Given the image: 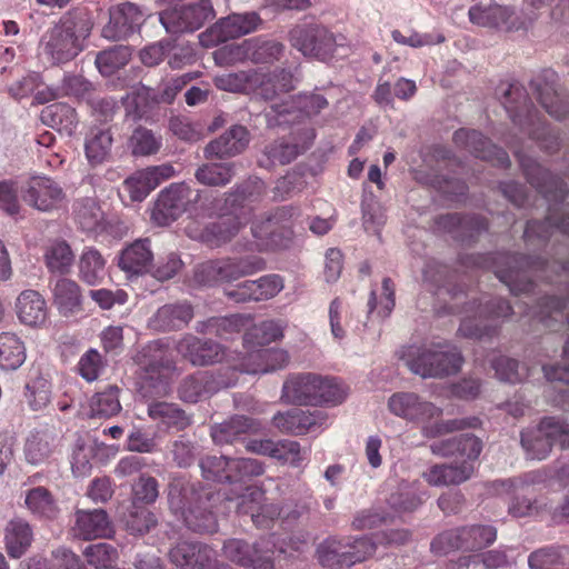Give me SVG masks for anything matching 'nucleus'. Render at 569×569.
<instances>
[{"mask_svg":"<svg viewBox=\"0 0 569 569\" xmlns=\"http://www.w3.org/2000/svg\"><path fill=\"white\" fill-rule=\"evenodd\" d=\"M220 498L211 489L180 479L169 485L168 503L170 510L183 520L192 531L211 533L217 530L213 501Z\"/></svg>","mask_w":569,"mask_h":569,"instance_id":"f257e3e1","label":"nucleus"},{"mask_svg":"<svg viewBox=\"0 0 569 569\" xmlns=\"http://www.w3.org/2000/svg\"><path fill=\"white\" fill-rule=\"evenodd\" d=\"M264 193L263 182L258 179L248 180L226 194L218 221L206 228L208 237L216 246L230 241L247 223L252 212V203Z\"/></svg>","mask_w":569,"mask_h":569,"instance_id":"f03ea898","label":"nucleus"},{"mask_svg":"<svg viewBox=\"0 0 569 569\" xmlns=\"http://www.w3.org/2000/svg\"><path fill=\"white\" fill-rule=\"evenodd\" d=\"M90 32L91 24L83 16L66 13L43 34L41 56L52 66L64 64L84 49L83 42Z\"/></svg>","mask_w":569,"mask_h":569,"instance_id":"7ed1b4c3","label":"nucleus"},{"mask_svg":"<svg viewBox=\"0 0 569 569\" xmlns=\"http://www.w3.org/2000/svg\"><path fill=\"white\" fill-rule=\"evenodd\" d=\"M501 103L515 124L532 139L541 142V147L549 152L558 149L559 137L551 132L538 118L537 111L529 104L528 96L519 83H509L502 90Z\"/></svg>","mask_w":569,"mask_h":569,"instance_id":"20e7f679","label":"nucleus"},{"mask_svg":"<svg viewBox=\"0 0 569 569\" xmlns=\"http://www.w3.org/2000/svg\"><path fill=\"white\" fill-rule=\"evenodd\" d=\"M478 267L491 268L497 278L515 293H528L533 289V282L526 273L527 269H541L546 262L533 260L522 254L497 253L495 257H471Z\"/></svg>","mask_w":569,"mask_h":569,"instance_id":"39448f33","label":"nucleus"},{"mask_svg":"<svg viewBox=\"0 0 569 569\" xmlns=\"http://www.w3.org/2000/svg\"><path fill=\"white\" fill-rule=\"evenodd\" d=\"M462 362L463 358L458 348L441 343L418 348L406 360L409 370L423 379H442L455 375Z\"/></svg>","mask_w":569,"mask_h":569,"instance_id":"423d86ee","label":"nucleus"},{"mask_svg":"<svg viewBox=\"0 0 569 569\" xmlns=\"http://www.w3.org/2000/svg\"><path fill=\"white\" fill-rule=\"evenodd\" d=\"M376 551L375 543L368 537L328 539L319 548V559L330 568H349L365 561Z\"/></svg>","mask_w":569,"mask_h":569,"instance_id":"0eeeda50","label":"nucleus"},{"mask_svg":"<svg viewBox=\"0 0 569 569\" xmlns=\"http://www.w3.org/2000/svg\"><path fill=\"white\" fill-rule=\"evenodd\" d=\"M236 370L226 369L224 372L197 371L184 377L178 387V397L186 403H197L210 398L220 389L236 385Z\"/></svg>","mask_w":569,"mask_h":569,"instance_id":"6e6552de","label":"nucleus"},{"mask_svg":"<svg viewBox=\"0 0 569 569\" xmlns=\"http://www.w3.org/2000/svg\"><path fill=\"white\" fill-rule=\"evenodd\" d=\"M289 41L305 57L321 61L332 58L338 46L336 36L325 26L316 23L293 27L289 32Z\"/></svg>","mask_w":569,"mask_h":569,"instance_id":"1a4fd4ad","label":"nucleus"},{"mask_svg":"<svg viewBox=\"0 0 569 569\" xmlns=\"http://www.w3.org/2000/svg\"><path fill=\"white\" fill-rule=\"evenodd\" d=\"M199 199L198 189L184 182L172 183L159 193L151 218L157 224L167 226L188 211Z\"/></svg>","mask_w":569,"mask_h":569,"instance_id":"9d476101","label":"nucleus"},{"mask_svg":"<svg viewBox=\"0 0 569 569\" xmlns=\"http://www.w3.org/2000/svg\"><path fill=\"white\" fill-rule=\"evenodd\" d=\"M266 269V261L254 254L224 258L202 264L199 277L204 283L230 282Z\"/></svg>","mask_w":569,"mask_h":569,"instance_id":"9b49d317","label":"nucleus"},{"mask_svg":"<svg viewBox=\"0 0 569 569\" xmlns=\"http://www.w3.org/2000/svg\"><path fill=\"white\" fill-rule=\"evenodd\" d=\"M216 16L210 0L177 6L160 14V22L170 33L193 32Z\"/></svg>","mask_w":569,"mask_h":569,"instance_id":"f8f14e48","label":"nucleus"},{"mask_svg":"<svg viewBox=\"0 0 569 569\" xmlns=\"http://www.w3.org/2000/svg\"><path fill=\"white\" fill-rule=\"evenodd\" d=\"M512 312L511 306L501 298L480 302L473 317L462 319L459 332L466 338L481 339L496 333L497 327L488 323L489 319L505 318Z\"/></svg>","mask_w":569,"mask_h":569,"instance_id":"ddd939ff","label":"nucleus"},{"mask_svg":"<svg viewBox=\"0 0 569 569\" xmlns=\"http://www.w3.org/2000/svg\"><path fill=\"white\" fill-rule=\"evenodd\" d=\"M469 18L478 26L518 31L527 29L536 17L522 18L511 8L498 3H477L469 9Z\"/></svg>","mask_w":569,"mask_h":569,"instance_id":"4468645a","label":"nucleus"},{"mask_svg":"<svg viewBox=\"0 0 569 569\" xmlns=\"http://www.w3.org/2000/svg\"><path fill=\"white\" fill-rule=\"evenodd\" d=\"M21 197L33 209L50 212L62 206L66 193L62 187L50 177L34 176L21 188Z\"/></svg>","mask_w":569,"mask_h":569,"instance_id":"2eb2a0df","label":"nucleus"},{"mask_svg":"<svg viewBox=\"0 0 569 569\" xmlns=\"http://www.w3.org/2000/svg\"><path fill=\"white\" fill-rule=\"evenodd\" d=\"M535 477L526 473L519 477L496 480L492 486L497 492L510 493L511 498L508 503V512L515 518L530 517L538 512L537 501L529 496Z\"/></svg>","mask_w":569,"mask_h":569,"instance_id":"dca6fc26","label":"nucleus"},{"mask_svg":"<svg viewBox=\"0 0 569 569\" xmlns=\"http://www.w3.org/2000/svg\"><path fill=\"white\" fill-rule=\"evenodd\" d=\"M497 538V529L492 526H470L462 527L441 533L433 542L441 545L445 551L449 549H462L473 551L486 548L495 542Z\"/></svg>","mask_w":569,"mask_h":569,"instance_id":"f3484780","label":"nucleus"},{"mask_svg":"<svg viewBox=\"0 0 569 569\" xmlns=\"http://www.w3.org/2000/svg\"><path fill=\"white\" fill-rule=\"evenodd\" d=\"M260 23L261 19L256 12L233 13L220 19L206 33H202L200 41L206 47L214 46L253 32Z\"/></svg>","mask_w":569,"mask_h":569,"instance_id":"a211bd4d","label":"nucleus"},{"mask_svg":"<svg viewBox=\"0 0 569 569\" xmlns=\"http://www.w3.org/2000/svg\"><path fill=\"white\" fill-rule=\"evenodd\" d=\"M520 167L529 183L543 196L546 200L562 201L567 194V184L558 177L543 169L536 159L520 151H515Z\"/></svg>","mask_w":569,"mask_h":569,"instance_id":"6ab92c4d","label":"nucleus"},{"mask_svg":"<svg viewBox=\"0 0 569 569\" xmlns=\"http://www.w3.org/2000/svg\"><path fill=\"white\" fill-rule=\"evenodd\" d=\"M222 551L226 558L246 569H273V552L264 540L249 545L240 539H229Z\"/></svg>","mask_w":569,"mask_h":569,"instance_id":"aec40b11","label":"nucleus"},{"mask_svg":"<svg viewBox=\"0 0 569 569\" xmlns=\"http://www.w3.org/2000/svg\"><path fill=\"white\" fill-rule=\"evenodd\" d=\"M178 355L194 367H207L220 362L226 357V349L211 339H201L186 333L176 343Z\"/></svg>","mask_w":569,"mask_h":569,"instance_id":"412c9836","label":"nucleus"},{"mask_svg":"<svg viewBox=\"0 0 569 569\" xmlns=\"http://www.w3.org/2000/svg\"><path fill=\"white\" fill-rule=\"evenodd\" d=\"M144 21V14L131 2L120 3L109 10V21L102 29L103 38L123 40L138 31Z\"/></svg>","mask_w":569,"mask_h":569,"instance_id":"4be33fe9","label":"nucleus"},{"mask_svg":"<svg viewBox=\"0 0 569 569\" xmlns=\"http://www.w3.org/2000/svg\"><path fill=\"white\" fill-rule=\"evenodd\" d=\"M388 408L395 416L416 423L429 421L441 413L432 402L415 392L393 393L388 400Z\"/></svg>","mask_w":569,"mask_h":569,"instance_id":"5701e85b","label":"nucleus"},{"mask_svg":"<svg viewBox=\"0 0 569 569\" xmlns=\"http://www.w3.org/2000/svg\"><path fill=\"white\" fill-rule=\"evenodd\" d=\"M229 503H233L238 512L249 513L258 527H268L269 521L280 515V509L274 505H267L264 492L259 488H247L237 498L223 493Z\"/></svg>","mask_w":569,"mask_h":569,"instance_id":"b1692460","label":"nucleus"},{"mask_svg":"<svg viewBox=\"0 0 569 569\" xmlns=\"http://www.w3.org/2000/svg\"><path fill=\"white\" fill-rule=\"evenodd\" d=\"M313 139V130H307L302 142L286 139L274 140L264 147L262 156L259 158V164L267 169L288 164L299 154L306 152Z\"/></svg>","mask_w":569,"mask_h":569,"instance_id":"393cba45","label":"nucleus"},{"mask_svg":"<svg viewBox=\"0 0 569 569\" xmlns=\"http://www.w3.org/2000/svg\"><path fill=\"white\" fill-rule=\"evenodd\" d=\"M453 141L457 146L466 148L476 158L491 161L499 167H508L510 164L508 153L492 144L479 131L460 129L453 133Z\"/></svg>","mask_w":569,"mask_h":569,"instance_id":"a878e982","label":"nucleus"},{"mask_svg":"<svg viewBox=\"0 0 569 569\" xmlns=\"http://www.w3.org/2000/svg\"><path fill=\"white\" fill-rule=\"evenodd\" d=\"M327 417L321 410L295 408L273 416V426L283 433L305 435L325 425Z\"/></svg>","mask_w":569,"mask_h":569,"instance_id":"bb28decb","label":"nucleus"},{"mask_svg":"<svg viewBox=\"0 0 569 569\" xmlns=\"http://www.w3.org/2000/svg\"><path fill=\"white\" fill-rule=\"evenodd\" d=\"M282 289L283 280L279 274H267L241 282L227 296L236 302L263 301L276 297Z\"/></svg>","mask_w":569,"mask_h":569,"instance_id":"cd10ccee","label":"nucleus"},{"mask_svg":"<svg viewBox=\"0 0 569 569\" xmlns=\"http://www.w3.org/2000/svg\"><path fill=\"white\" fill-rule=\"evenodd\" d=\"M289 360L287 351L274 348H251L239 370L249 375H263L283 368Z\"/></svg>","mask_w":569,"mask_h":569,"instance_id":"c85d7f7f","label":"nucleus"},{"mask_svg":"<svg viewBox=\"0 0 569 569\" xmlns=\"http://www.w3.org/2000/svg\"><path fill=\"white\" fill-rule=\"evenodd\" d=\"M193 318V308L187 302L167 303L160 307L149 319L151 329L161 332L181 330Z\"/></svg>","mask_w":569,"mask_h":569,"instance_id":"c756f323","label":"nucleus"},{"mask_svg":"<svg viewBox=\"0 0 569 569\" xmlns=\"http://www.w3.org/2000/svg\"><path fill=\"white\" fill-rule=\"evenodd\" d=\"M213 556L210 547L190 541L177 543L169 552L170 561L181 569H209Z\"/></svg>","mask_w":569,"mask_h":569,"instance_id":"7c9ffc66","label":"nucleus"},{"mask_svg":"<svg viewBox=\"0 0 569 569\" xmlns=\"http://www.w3.org/2000/svg\"><path fill=\"white\" fill-rule=\"evenodd\" d=\"M72 532L74 537L83 540L108 538L112 533V527L102 509L77 510Z\"/></svg>","mask_w":569,"mask_h":569,"instance_id":"2f4dec72","label":"nucleus"},{"mask_svg":"<svg viewBox=\"0 0 569 569\" xmlns=\"http://www.w3.org/2000/svg\"><path fill=\"white\" fill-rule=\"evenodd\" d=\"M250 140L249 131L243 126H232L216 140L209 142L204 148V157L226 158L242 152Z\"/></svg>","mask_w":569,"mask_h":569,"instance_id":"473e14b6","label":"nucleus"},{"mask_svg":"<svg viewBox=\"0 0 569 569\" xmlns=\"http://www.w3.org/2000/svg\"><path fill=\"white\" fill-rule=\"evenodd\" d=\"M436 223L439 230L453 234L462 242L472 239L488 228L487 221L479 216L461 217L458 213L440 216Z\"/></svg>","mask_w":569,"mask_h":569,"instance_id":"72a5a7b5","label":"nucleus"},{"mask_svg":"<svg viewBox=\"0 0 569 569\" xmlns=\"http://www.w3.org/2000/svg\"><path fill=\"white\" fill-rule=\"evenodd\" d=\"M531 87L538 93V99L545 110L556 119H563L569 114V96L565 89L553 82L536 79Z\"/></svg>","mask_w":569,"mask_h":569,"instance_id":"f704fd0d","label":"nucleus"},{"mask_svg":"<svg viewBox=\"0 0 569 569\" xmlns=\"http://www.w3.org/2000/svg\"><path fill=\"white\" fill-rule=\"evenodd\" d=\"M318 375L307 372L290 376L282 387L284 402L293 405H313Z\"/></svg>","mask_w":569,"mask_h":569,"instance_id":"c9c22d12","label":"nucleus"},{"mask_svg":"<svg viewBox=\"0 0 569 569\" xmlns=\"http://www.w3.org/2000/svg\"><path fill=\"white\" fill-rule=\"evenodd\" d=\"M176 370V363L167 357H160L150 361L146 367L142 388L150 396H166L170 389V377Z\"/></svg>","mask_w":569,"mask_h":569,"instance_id":"e433bc0d","label":"nucleus"},{"mask_svg":"<svg viewBox=\"0 0 569 569\" xmlns=\"http://www.w3.org/2000/svg\"><path fill=\"white\" fill-rule=\"evenodd\" d=\"M153 261V253L149 239H139L121 251L119 267L131 274H142L149 271Z\"/></svg>","mask_w":569,"mask_h":569,"instance_id":"4c0bfd02","label":"nucleus"},{"mask_svg":"<svg viewBox=\"0 0 569 569\" xmlns=\"http://www.w3.org/2000/svg\"><path fill=\"white\" fill-rule=\"evenodd\" d=\"M543 425L545 418L536 428L521 432V446L530 459H546L551 452L553 445H556L555 436L551 435V428H547Z\"/></svg>","mask_w":569,"mask_h":569,"instance_id":"58836bf2","label":"nucleus"},{"mask_svg":"<svg viewBox=\"0 0 569 569\" xmlns=\"http://www.w3.org/2000/svg\"><path fill=\"white\" fill-rule=\"evenodd\" d=\"M260 423L246 416H233L230 419L214 425L211 437L217 445H229L242 438L248 432L257 431Z\"/></svg>","mask_w":569,"mask_h":569,"instance_id":"ea45409f","label":"nucleus"},{"mask_svg":"<svg viewBox=\"0 0 569 569\" xmlns=\"http://www.w3.org/2000/svg\"><path fill=\"white\" fill-rule=\"evenodd\" d=\"M472 473L473 463L463 461L460 465H433L423 472V478L429 485L441 487L465 482Z\"/></svg>","mask_w":569,"mask_h":569,"instance_id":"a19ab883","label":"nucleus"},{"mask_svg":"<svg viewBox=\"0 0 569 569\" xmlns=\"http://www.w3.org/2000/svg\"><path fill=\"white\" fill-rule=\"evenodd\" d=\"M20 322L26 326H40L47 319V307L42 296L36 290L22 291L16 302Z\"/></svg>","mask_w":569,"mask_h":569,"instance_id":"79ce46f5","label":"nucleus"},{"mask_svg":"<svg viewBox=\"0 0 569 569\" xmlns=\"http://www.w3.org/2000/svg\"><path fill=\"white\" fill-rule=\"evenodd\" d=\"M33 540V531L29 522L23 518L11 519L4 529V542L8 555L20 558Z\"/></svg>","mask_w":569,"mask_h":569,"instance_id":"37998d69","label":"nucleus"},{"mask_svg":"<svg viewBox=\"0 0 569 569\" xmlns=\"http://www.w3.org/2000/svg\"><path fill=\"white\" fill-rule=\"evenodd\" d=\"M40 119L43 124L69 137L74 133L79 122L74 108L61 102L44 107Z\"/></svg>","mask_w":569,"mask_h":569,"instance_id":"c03bdc74","label":"nucleus"},{"mask_svg":"<svg viewBox=\"0 0 569 569\" xmlns=\"http://www.w3.org/2000/svg\"><path fill=\"white\" fill-rule=\"evenodd\" d=\"M148 415L168 429L184 430L192 423V417L177 403L156 401L148 406Z\"/></svg>","mask_w":569,"mask_h":569,"instance_id":"a18cd8bd","label":"nucleus"},{"mask_svg":"<svg viewBox=\"0 0 569 569\" xmlns=\"http://www.w3.org/2000/svg\"><path fill=\"white\" fill-rule=\"evenodd\" d=\"M530 569H567L569 567V547L549 545L536 549L528 556Z\"/></svg>","mask_w":569,"mask_h":569,"instance_id":"49530a36","label":"nucleus"},{"mask_svg":"<svg viewBox=\"0 0 569 569\" xmlns=\"http://www.w3.org/2000/svg\"><path fill=\"white\" fill-rule=\"evenodd\" d=\"M52 292L53 302L63 316L73 315L81 310V288L74 280L68 278L58 279Z\"/></svg>","mask_w":569,"mask_h":569,"instance_id":"de8ad7c7","label":"nucleus"},{"mask_svg":"<svg viewBox=\"0 0 569 569\" xmlns=\"http://www.w3.org/2000/svg\"><path fill=\"white\" fill-rule=\"evenodd\" d=\"M106 263V258L98 249L86 247L78 261L79 278L89 286L100 283L107 276Z\"/></svg>","mask_w":569,"mask_h":569,"instance_id":"09e8293b","label":"nucleus"},{"mask_svg":"<svg viewBox=\"0 0 569 569\" xmlns=\"http://www.w3.org/2000/svg\"><path fill=\"white\" fill-rule=\"evenodd\" d=\"M51 382L40 370H32L24 386V400L33 411L43 410L51 401Z\"/></svg>","mask_w":569,"mask_h":569,"instance_id":"8fccbe9b","label":"nucleus"},{"mask_svg":"<svg viewBox=\"0 0 569 569\" xmlns=\"http://www.w3.org/2000/svg\"><path fill=\"white\" fill-rule=\"evenodd\" d=\"M112 136L108 129L92 128L86 136L84 151L91 166L107 161L111 153Z\"/></svg>","mask_w":569,"mask_h":569,"instance_id":"3c124183","label":"nucleus"},{"mask_svg":"<svg viewBox=\"0 0 569 569\" xmlns=\"http://www.w3.org/2000/svg\"><path fill=\"white\" fill-rule=\"evenodd\" d=\"M26 361L23 341L12 332L0 333V369L14 371Z\"/></svg>","mask_w":569,"mask_h":569,"instance_id":"603ef678","label":"nucleus"},{"mask_svg":"<svg viewBox=\"0 0 569 569\" xmlns=\"http://www.w3.org/2000/svg\"><path fill=\"white\" fill-rule=\"evenodd\" d=\"M56 448V438L47 431L31 432L24 443V457L30 465L46 462Z\"/></svg>","mask_w":569,"mask_h":569,"instance_id":"864d4df0","label":"nucleus"},{"mask_svg":"<svg viewBox=\"0 0 569 569\" xmlns=\"http://www.w3.org/2000/svg\"><path fill=\"white\" fill-rule=\"evenodd\" d=\"M24 505L31 513L38 517L54 519L59 513L56 499L44 487H34L26 490Z\"/></svg>","mask_w":569,"mask_h":569,"instance_id":"5fc2aeb1","label":"nucleus"},{"mask_svg":"<svg viewBox=\"0 0 569 569\" xmlns=\"http://www.w3.org/2000/svg\"><path fill=\"white\" fill-rule=\"evenodd\" d=\"M553 229L569 234V212H563L560 218L550 209V213L545 221H529L527 223L525 238L527 241H531L533 238L546 241L551 236Z\"/></svg>","mask_w":569,"mask_h":569,"instance_id":"6e6d98bb","label":"nucleus"},{"mask_svg":"<svg viewBox=\"0 0 569 569\" xmlns=\"http://www.w3.org/2000/svg\"><path fill=\"white\" fill-rule=\"evenodd\" d=\"M283 323L276 320H266L254 325L243 336V346L247 350L277 341L283 337Z\"/></svg>","mask_w":569,"mask_h":569,"instance_id":"4d7b16f0","label":"nucleus"},{"mask_svg":"<svg viewBox=\"0 0 569 569\" xmlns=\"http://www.w3.org/2000/svg\"><path fill=\"white\" fill-rule=\"evenodd\" d=\"M261 79L257 70H242L216 74L212 81L219 90L232 93H249L250 86L261 82Z\"/></svg>","mask_w":569,"mask_h":569,"instance_id":"13d9d810","label":"nucleus"},{"mask_svg":"<svg viewBox=\"0 0 569 569\" xmlns=\"http://www.w3.org/2000/svg\"><path fill=\"white\" fill-rule=\"evenodd\" d=\"M236 162H210L199 167L194 173L198 182L204 186L223 187L236 174Z\"/></svg>","mask_w":569,"mask_h":569,"instance_id":"bf43d9fd","label":"nucleus"},{"mask_svg":"<svg viewBox=\"0 0 569 569\" xmlns=\"http://www.w3.org/2000/svg\"><path fill=\"white\" fill-rule=\"evenodd\" d=\"M248 60L254 63H272L283 52V44L274 40L252 38L244 41Z\"/></svg>","mask_w":569,"mask_h":569,"instance_id":"052dcab7","label":"nucleus"},{"mask_svg":"<svg viewBox=\"0 0 569 569\" xmlns=\"http://www.w3.org/2000/svg\"><path fill=\"white\" fill-rule=\"evenodd\" d=\"M91 89V83L81 76H66L62 81V86L57 89H49L46 94L43 91H39L36 94V99L39 103H44L50 100H54L62 96H73L77 98L83 97Z\"/></svg>","mask_w":569,"mask_h":569,"instance_id":"680f3d73","label":"nucleus"},{"mask_svg":"<svg viewBox=\"0 0 569 569\" xmlns=\"http://www.w3.org/2000/svg\"><path fill=\"white\" fill-rule=\"evenodd\" d=\"M418 481H402L396 491L387 499L388 505L396 511H413L422 503L418 492Z\"/></svg>","mask_w":569,"mask_h":569,"instance_id":"e2e57ef3","label":"nucleus"},{"mask_svg":"<svg viewBox=\"0 0 569 569\" xmlns=\"http://www.w3.org/2000/svg\"><path fill=\"white\" fill-rule=\"evenodd\" d=\"M251 233L257 240V248L259 250L274 249L281 246L283 241L268 213L253 220Z\"/></svg>","mask_w":569,"mask_h":569,"instance_id":"0e129e2a","label":"nucleus"},{"mask_svg":"<svg viewBox=\"0 0 569 569\" xmlns=\"http://www.w3.org/2000/svg\"><path fill=\"white\" fill-rule=\"evenodd\" d=\"M73 253L66 241H56L47 247L44 262L52 273L66 274L73 263Z\"/></svg>","mask_w":569,"mask_h":569,"instance_id":"69168bd1","label":"nucleus"},{"mask_svg":"<svg viewBox=\"0 0 569 569\" xmlns=\"http://www.w3.org/2000/svg\"><path fill=\"white\" fill-rule=\"evenodd\" d=\"M129 146L136 157L152 156L162 147V137L140 126L133 130L129 139Z\"/></svg>","mask_w":569,"mask_h":569,"instance_id":"338daca9","label":"nucleus"},{"mask_svg":"<svg viewBox=\"0 0 569 569\" xmlns=\"http://www.w3.org/2000/svg\"><path fill=\"white\" fill-rule=\"evenodd\" d=\"M76 220L86 232H97L103 222V212L91 198H86L76 203Z\"/></svg>","mask_w":569,"mask_h":569,"instance_id":"774afa93","label":"nucleus"}]
</instances>
